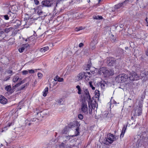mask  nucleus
<instances>
[{"label":"nucleus","instance_id":"1","mask_svg":"<svg viewBox=\"0 0 148 148\" xmlns=\"http://www.w3.org/2000/svg\"><path fill=\"white\" fill-rule=\"evenodd\" d=\"M128 79V76L126 74L124 73L120 74L116 76L115 80L119 83H121L126 81Z\"/></svg>","mask_w":148,"mask_h":148},{"label":"nucleus","instance_id":"2","mask_svg":"<svg viewBox=\"0 0 148 148\" xmlns=\"http://www.w3.org/2000/svg\"><path fill=\"white\" fill-rule=\"evenodd\" d=\"M117 138L116 137L110 133L107 135V137L104 140L106 142L105 144L108 145L109 144H111L114 140H115Z\"/></svg>","mask_w":148,"mask_h":148},{"label":"nucleus","instance_id":"3","mask_svg":"<svg viewBox=\"0 0 148 148\" xmlns=\"http://www.w3.org/2000/svg\"><path fill=\"white\" fill-rule=\"evenodd\" d=\"M142 105L141 104L139 105V106L135 107L133 111L134 116H139L141 115L142 112Z\"/></svg>","mask_w":148,"mask_h":148},{"label":"nucleus","instance_id":"4","mask_svg":"<svg viewBox=\"0 0 148 148\" xmlns=\"http://www.w3.org/2000/svg\"><path fill=\"white\" fill-rule=\"evenodd\" d=\"M88 107L87 103L85 102H83L81 105V111L85 114H88Z\"/></svg>","mask_w":148,"mask_h":148},{"label":"nucleus","instance_id":"5","mask_svg":"<svg viewBox=\"0 0 148 148\" xmlns=\"http://www.w3.org/2000/svg\"><path fill=\"white\" fill-rule=\"evenodd\" d=\"M132 81L136 80L139 79V75L137 74L134 71H132L130 74V76L128 78Z\"/></svg>","mask_w":148,"mask_h":148},{"label":"nucleus","instance_id":"6","mask_svg":"<svg viewBox=\"0 0 148 148\" xmlns=\"http://www.w3.org/2000/svg\"><path fill=\"white\" fill-rule=\"evenodd\" d=\"M53 3V0H45L42 1V5L44 6L49 7L51 6Z\"/></svg>","mask_w":148,"mask_h":148},{"label":"nucleus","instance_id":"7","mask_svg":"<svg viewBox=\"0 0 148 148\" xmlns=\"http://www.w3.org/2000/svg\"><path fill=\"white\" fill-rule=\"evenodd\" d=\"M116 60L112 57H109L107 58V63L109 66H113L115 63Z\"/></svg>","mask_w":148,"mask_h":148},{"label":"nucleus","instance_id":"8","mask_svg":"<svg viewBox=\"0 0 148 148\" xmlns=\"http://www.w3.org/2000/svg\"><path fill=\"white\" fill-rule=\"evenodd\" d=\"M83 90L85 94L86 95V100L88 102H90L92 100L91 99L90 95H89L88 90L87 89L83 88Z\"/></svg>","mask_w":148,"mask_h":148},{"label":"nucleus","instance_id":"9","mask_svg":"<svg viewBox=\"0 0 148 148\" xmlns=\"http://www.w3.org/2000/svg\"><path fill=\"white\" fill-rule=\"evenodd\" d=\"M104 71L105 72L104 75L105 76L107 77L112 75L114 74V72L113 70L110 69L107 70L106 68Z\"/></svg>","mask_w":148,"mask_h":148},{"label":"nucleus","instance_id":"10","mask_svg":"<svg viewBox=\"0 0 148 148\" xmlns=\"http://www.w3.org/2000/svg\"><path fill=\"white\" fill-rule=\"evenodd\" d=\"M7 102V99L2 95L0 96V102L3 104H6Z\"/></svg>","mask_w":148,"mask_h":148},{"label":"nucleus","instance_id":"11","mask_svg":"<svg viewBox=\"0 0 148 148\" xmlns=\"http://www.w3.org/2000/svg\"><path fill=\"white\" fill-rule=\"evenodd\" d=\"M28 45L27 44H24L19 49V51L20 53L23 52L24 50H27Z\"/></svg>","mask_w":148,"mask_h":148},{"label":"nucleus","instance_id":"12","mask_svg":"<svg viewBox=\"0 0 148 148\" xmlns=\"http://www.w3.org/2000/svg\"><path fill=\"white\" fill-rule=\"evenodd\" d=\"M85 75V74L84 73H81L77 75V79L78 80H81L84 77Z\"/></svg>","mask_w":148,"mask_h":148},{"label":"nucleus","instance_id":"13","mask_svg":"<svg viewBox=\"0 0 148 148\" xmlns=\"http://www.w3.org/2000/svg\"><path fill=\"white\" fill-rule=\"evenodd\" d=\"M97 41L96 40H93L90 43L91 46H92L91 49L92 50H94L95 48V45L97 43Z\"/></svg>","mask_w":148,"mask_h":148},{"label":"nucleus","instance_id":"14","mask_svg":"<svg viewBox=\"0 0 148 148\" xmlns=\"http://www.w3.org/2000/svg\"><path fill=\"white\" fill-rule=\"evenodd\" d=\"M106 67H102L100 68L98 71V73L100 75H104V71L106 70Z\"/></svg>","mask_w":148,"mask_h":148},{"label":"nucleus","instance_id":"15","mask_svg":"<svg viewBox=\"0 0 148 148\" xmlns=\"http://www.w3.org/2000/svg\"><path fill=\"white\" fill-rule=\"evenodd\" d=\"M15 6L14 5H12V6L10 5L9 7V12L8 13V14H10V16L12 14H13V13H12L10 11L11 10H12V11H14V8H15Z\"/></svg>","mask_w":148,"mask_h":148},{"label":"nucleus","instance_id":"16","mask_svg":"<svg viewBox=\"0 0 148 148\" xmlns=\"http://www.w3.org/2000/svg\"><path fill=\"white\" fill-rule=\"evenodd\" d=\"M49 145H53V148H59L58 145H56L55 144V142L54 140H53L50 141L49 143Z\"/></svg>","mask_w":148,"mask_h":148},{"label":"nucleus","instance_id":"17","mask_svg":"<svg viewBox=\"0 0 148 148\" xmlns=\"http://www.w3.org/2000/svg\"><path fill=\"white\" fill-rule=\"evenodd\" d=\"M85 78L86 80H89L90 77L92 76V74L90 72H87L85 73Z\"/></svg>","mask_w":148,"mask_h":148},{"label":"nucleus","instance_id":"18","mask_svg":"<svg viewBox=\"0 0 148 148\" xmlns=\"http://www.w3.org/2000/svg\"><path fill=\"white\" fill-rule=\"evenodd\" d=\"M48 88L47 87H46L44 89V90L42 92L43 96L44 97H45L46 96L47 94L48 93Z\"/></svg>","mask_w":148,"mask_h":148},{"label":"nucleus","instance_id":"19","mask_svg":"<svg viewBox=\"0 0 148 148\" xmlns=\"http://www.w3.org/2000/svg\"><path fill=\"white\" fill-rule=\"evenodd\" d=\"M127 126H125L124 125L123 126V127L122 130L121 134L120 135V137H123L124 135V133H125V130L126 129Z\"/></svg>","mask_w":148,"mask_h":148},{"label":"nucleus","instance_id":"20","mask_svg":"<svg viewBox=\"0 0 148 148\" xmlns=\"http://www.w3.org/2000/svg\"><path fill=\"white\" fill-rule=\"evenodd\" d=\"M95 103H92V101L91 102L90 104V106L93 109H95V108H97V104L96 103V101H95Z\"/></svg>","mask_w":148,"mask_h":148},{"label":"nucleus","instance_id":"21","mask_svg":"<svg viewBox=\"0 0 148 148\" xmlns=\"http://www.w3.org/2000/svg\"><path fill=\"white\" fill-rule=\"evenodd\" d=\"M49 49V47H48L47 46L45 47H43L42 48H41L40 50V52H45L46 51H47Z\"/></svg>","mask_w":148,"mask_h":148},{"label":"nucleus","instance_id":"22","mask_svg":"<svg viewBox=\"0 0 148 148\" xmlns=\"http://www.w3.org/2000/svg\"><path fill=\"white\" fill-rule=\"evenodd\" d=\"M21 80V79L19 78V77L17 75H16L14 76L13 78V81L14 82H16L18 80Z\"/></svg>","mask_w":148,"mask_h":148},{"label":"nucleus","instance_id":"23","mask_svg":"<svg viewBox=\"0 0 148 148\" xmlns=\"http://www.w3.org/2000/svg\"><path fill=\"white\" fill-rule=\"evenodd\" d=\"M75 130H76L75 131V135L72 136H72V137L77 136L79 134V127H77V128Z\"/></svg>","mask_w":148,"mask_h":148},{"label":"nucleus","instance_id":"24","mask_svg":"<svg viewBox=\"0 0 148 148\" xmlns=\"http://www.w3.org/2000/svg\"><path fill=\"white\" fill-rule=\"evenodd\" d=\"M100 86L102 88H104L106 85V82L104 81H102L100 83Z\"/></svg>","mask_w":148,"mask_h":148},{"label":"nucleus","instance_id":"25","mask_svg":"<svg viewBox=\"0 0 148 148\" xmlns=\"http://www.w3.org/2000/svg\"><path fill=\"white\" fill-rule=\"evenodd\" d=\"M92 101H90V102H88V109H89V114L90 115H91L92 114V108L90 106V104L91 102H92Z\"/></svg>","mask_w":148,"mask_h":148},{"label":"nucleus","instance_id":"26","mask_svg":"<svg viewBox=\"0 0 148 148\" xmlns=\"http://www.w3.org/2000/svg\"><path fill=\"white\" fill-rule=\"evenodd\" d=\"M25 79H24L23 80L21 81L19 83L16 84L15 86L16 87H18L21 84L24 83L25 82Z\"/></svg>","mask_w":148,"mask_h":148},{"label":"nucleus","instance_id":"27","mask_svg":"<svg viewBox=\"0 0 148 148\" xmlns=\"http://www.w3.org/2000/svg\"><path fill=\"white\" fill-rule=\"evenodd\" d=\"M13 28L12 27H10L8 28H6L5 29L4 32L6 33H8L10 32L11 30H12Z\"/></svg>","mask_w":148,"mask_h":148},{"label":"nucleus","instance_id":"28","mask_svg":"<svg viewBox=\"0 0 148 148\" xmlns=\"http://www.w3.org/2000/svg\"><path fill=\"white\" fill-rule=\"evenodd\" d=\"M76 88H77L78 90V93L79 95L81 94V92L82 90L80 87V86L79 85H77L76 86Z\"/></svg>","mask_w":148,"mask_h":148},{"label":"nucleus","instance_id":"29","mask_svg":"<svg viewBox=\"0 0 148 148\" xmlns=\"http://www.w3.org/2000/svg\"><path fill=\"white\" fill-rule=\"evenodd\" d=\"M11 124H12L11 123H8V125H7V126L6 127H4L3 128L2 132H3V131L7 130V127H10V125H11Z\"/></svg>","mask_w":148,"mask_h":148},{"label":"nucleus","instance_id":"30","mask_svg":"<svg viewBox=\"0 0 148 148\" xmlns=\"http://www.w3.org/2000/svg\"><path fill=\"white\" fill-rule=\"evenodd\" d=\"M93 18L96 19H102V16H94Z\"/></svg>","mask_w":148,"mask_h":148},{"label":"nucleus","instance_id":"31","mask_svg":"<svg viewBox=\"0 0 148 148\" xmlns=\"http://www.w3.org/2000/svg\"><path fill=\"white\" fill-rule=\"evenodd\" d=\"M5 89L8 91H10L11 89V86L10 85H9L7 86H6L5 87Z\"/></svg>","mask_w":148,"mask_h":148},{"label":"nucleus","instance_id":"32","mask_svg":"<svg viewBox=\"0 0 148 148\" xmlns=\"http://www.w3.org/2000/svg\"><path fill=\"white\" fill-rule=\"evenodd\" d=\"M92 83V82L90 81L89 82V84L90 85V87L92 88V89L93 90H95V88L93 86Z\"/></svg>","mask_w":148,"mask_h":148},{"label":"nucleus","instance_id":"33","mask_svg":"<svg viewBox=\"0 0 148 148\" xmlns=\"http://www.w3.org/2000/svg\"><path fill=\"white\" fill-rule=\"evenodd\" d=\"M72 136H65L66 139L65 140V142L66 143L68 140H69L71 139V137Z\"/></svg>","mask_w":148,"mask_h":148},{"label":"nucleus","instance_id":"34","mask_svg":"<svg viewBox=\"0 0 148 148\" xmlns=\"http://www.w3.org/2000/svg\"><path fill=\"white\" fill-rule=\"evenodd\" d=\"M110 38L111 39H112V41L113 42H114L116 39V38L115 37H114L113 35L112 34L110 36Z\"/></svg>","mask_w":148,"mask_h":148},{"label":"nucleus","instance_id":"35","mask_svg":"<svg viewBox=\"0 0 148 148\" xmlns=\"http://www.w3.org/2000/svg\"><path fill=\"white\" fill-rule=\"evenodd\" d=\"M59 148H65V145L64 143H62L60 145H58Z\"/></svg>","mask_w":148,"mask_h":148},{"label":"nucleus","instance_id":"36","mask_svg":"<svg viewBox=\"0 0 148 148\" xmlns=\"http://www.w3.org/2000/svg\"><path fill=\"white\" fill-rule=\"evenodd\" d=\"M43 6L40 5L38 7L37 9V10L38 11L39 10H42V9L43 8Z\"/></svg>","mask_w":148,"mask_h":148},{"label":"nucleus","instance_id":"37","mask_svg":"<svg viewBox=\"0 0 148 148\" xmlns=\"http://www.w3.org/2000/svg\"><path fill=\"white\" fill-rule=\"evenodd\" d=\"M29 84L28 83H27L23 85L21 87L20 90L23 89V88L26 86H28Z\"/></svg>","mask_w":148,"mask_h":148},{"label":"nucleus","instance_id":"38","mask_svg":"<svg viewBox=\"0 0 148 148\" xmlns=\"http://www.w3.org/2000/svg\"><path fill=\"white\" fill-rule=\"evenodd\" d=\"M37 75L39 79H41L43 76L42 74L40 73H38Z\"/></svg>","mask_w":148,"mask_h":148},{"label":"nucleus","instance_id":"39","mask_svg":"<svg viewBox=\"0 0 148 148\" xmlns=\"http://www.w3.org/2000/svg\"><path fill=\"white\" fill-rule=\"evenodd\" d=\"M63 100L62 99H60L58 101V103L60 104H63Z\"/></svg>","mask_w":148,"mask_h":148},{"label":"nucleus","instance_id":"40","mask_svg":"<svg viewBox=\"0 0 148 148\" xmlns=\"http://www.w3.org/2000/svg\"><path fill=\"white\" fill-rule=\"evenodd\" d=\"M78 117L80 120H82L83 118V115L80 114L78 115Z\"/></svg>","mask_w":148,"mask_h":148},{"label":"nucleus","instance_id":"41","mask_svg":"<svg viewBox=\"0 0 148 148\" xmlns=\"http://www.w3.org/2000/svg\"><path fill=\"white\" fill-rule=\"evenodd\" d=\"M37 13L39 15H41L43 13V12L42 11V10H39L37 11Z\"/></svg>","mask_w":148,"mask_h":148},{"label":"nucleus","instance_id":"42","mask_svg":"<svg viewBox=\"0 0 148 148\" xmlns=\"http://www.w3.org/2000/svg\"><path fill=\"white\" fill-rule=\"evenodd\" d=\"M28 71H26V70H25L23 71L22 72V73L23 75H26L28 74Z\"/></svg>","mask_w":148,"mask_h":148},{"label":"nucleus","instance_id":"43","mask_svg":"<svg viewBox=\"0 0 148 148\" xmlns=\"http://www.w3.org/2000/svg\"><path fill=\"white\" fill-rule=\"evenodd\" d=\"M64 80V79L63 78H60L59 77H58V81L59 82H62Z\"/></svg>","mask_w":148,"mask_h":148},{"label":"nucleus","instance_id":"44","mask_svg":"<svg viewBox=\"0 0 148 148\" xmlns=\"http://www.w3.org/2000/svg\"><path fill=\"white\" fill-rule=\"evenodd\" d=\"M28 71L30 73H33L35 72L34 70L33 69L29 70Z\"/></svg>","mask_w":148,"mask_h":148},{"label":"nucleus","instance_id":"45","mask_svg":"<svg viewBox=\"0 0 148 148\" xmlns=\"http://www.w3.org/2000/svg\"><path fill=\"white\" fill-rule=\"evenodd\" d=\"M16 23L18 24V25H21V22L19 20H17L16 21Z\"/></svg>","mask_w":148,"mask_h":148},{"label":"nucleus","instance_id":"46","mask_svg":"<svg viewBox=\"0 0 148 148\" xmlns=\"http://www.w3.org/2000/svg\"><path fill=\"white\" fill-rule=\"evenodd\" d=\"M4 34V32L3 31H0V37L2 36Z\"/></svg>","mask_w":148,"mask_h":148},{"label":"nucleus","instance_id":"47","mask_svg":"<svg viewBox=\"0 0 148 148\" xmlns=\"http://www.w3.org/2000/svg\"><path fill=\"white\" fill-rule=\"evenodd\" d=\"M5 19L6 20H8L9 19V18L7 15H5L4 16Z\"/></svg>","mask_w":148,"mask_h":148},{"label":"nucleus","instance_id":"48","mask_svg":"<svg viewBox=\"0 0 148 148\" xmlns=\"http://www.w3.org/2000/svg\"><path fill=\"white\" fill-rule=\"evenodd\" d=\"M34 2L35 4L36 5H38L39 3L38 0H34Z\"/></svg>","mask_w":148,"mask_h":148},{"label":"nucleus","instance_id":"49","mask_svg":"<svg viewBox=\"0 0 148 148\" xmlns=\"http://www.w3.org/2000/svg\"><path fill=\"white\" fill-rule=\"evenodd\" d=\"M10 77H7V78H5L4 79V81H7L8 79H9Z\"/></svg>","mask_w":148,"mask_h":148},{"label":"nucleus","instance_id":"50","mask_svg":"<svg viewBox=\"0 0 148 148\" xmlns=\"http://www.w3.org/2000/svg\"><path fill=\"white\" fill-rule=\"evenodd\" d=\"M12 71L11 70H9L7 71V73L8 74H11L12 73Z\"/></svg>","mask_w":148,"mask_h":148},{"label":"nucleus","instance_id":"51","mask_svg":"<svg viewBox=\"0 0 148 148\" xmlns=\"http://www.w3.org/2000/svg\"><path fill=\"white\" fill-rule=\"evenodd\" d=\"M100 94L99 93H97V94H95V97L96 98H98L99 97V96Z\"/></svg>","mask_w":148,"mask_h":148},{"label":"nucleus","instance_id":"52","mask_svg":"<svg viewBox=\"0 0 148 148\" xmlns=\"http://www.w3.org/2000/svg\"><path fill=\"white\" fill-rule=\"evenodd\" d=\"M95 94H97V93H99V91L98 90H96L95 91Z\"/></svg>","mask_w":148,"mask_h":148},{"label":"nucleus","instance_id":"53","mask_svg":"<svg viewBox=\"0 0 148 148\" xmlns=\"http://www.w3.org/2000/svg\"><path fill=\"white\" fill-rule=\"evenodd\" d=\"M83 45L84 44L82 43H81L79 44V47H81L83 46Z\"/></svg>","mask_w":148,"mask_h":148},{"label":"nucleus","instance_id":"54","mask_svg":"<svg viewBox=\"0 0 148 148\" xmlns=\"http://www.w3.org/2000/svg\"><path fill=\"white\" fill-rule=\"evenodd\" d=\"M108 113L107 112H105V114H104V117H106L108 115Z\"/></svg>","mask_w":148,"mask_h":148},{"label":"nucleus","instance_id":"55","mask_svg":"<svg viewBox=\"0 0 148 148\" xmlns=\"http://www.w3.org/2000/svg\"><path fill=\"white\" fill-rule=\"evenodd\" d=\"M58 77H59L58 76H57L54 79V80L55 81L58 80Z\"/></svg>","mask_w":148,"mask_h":148},{"label":"nucleus","instance_id":"56","mask_svg":"<svg viewBox=\"0 0 148 148\" xmlns=\"http://www.w3.org/2000/svg\"><path fill=\"white\" fill-rule=\"evenodd\" d=\"M4 146L2 144L0 145V148H4Z\"/></svg>","mask_w":148,"mask_h":148},{"label":"nucleus","instance_id":"57","mask_svg":"<svg viewBox=\"0 0 148 148\" xmlns=\"http://www.w3.org/2000/svg\"><path fill=\"white\" fill-rule=\"evenodd\" d=\"M81 29H81L78 28H76L75 29V30L77 31H78Z\"/></svg>","mask_w":148,"mask_h":148},{"label":"nucleus","instance_id":"58","mask_svg":"<svg viewBox=\"0 0 148 148\" xmlns=\"http://www.w3.org/2000/svg\"><path fill=\"white\" fill-rule=\"evenodd\" d=\"M128 124H129L130 125H132L133 124V123H130L129 121H128Z\"/></svg>","mask_w":148,"mask_h":148},{"label":"nucleus","instance_id":"59","mask_svg":"<svg viewBox=\"0 0 148 148\" xmlns=\"http://www.w3.org/2000/svg\"><path fill=\"white\" fill-rule=\"evenodd\" d=\"M146 54L147 56H148V48L146 52Z\"/></svg>","mask_w":148,"mask_h":148},{"label":"nucleus","instance_id":"60","mask_svg":"<svg viewBox=\"0 0 148 148\" xmlns=\"http://www.w3.org/2000/svg\"><path fill=\"white\" fill-rule=\"evenodd\" d=\"M147 18H146V19H145V20L146 21V22L148 24V22L147 21Z\"/></svg>","mask_w":148,"mask_h":148},{"label":"nucleus","instance_id":"61","mask_svg":"<svg viewBox=\"0 0 148 148\" xmlns=\"http://www.w3.org/2000/svg\"><path fill=\"white\" fill-rule=\"evenodd\" d=\"M131 119L133 121L134 120V118L133 116H132L131 117Z\"/></svg>","mask_w":148,"mask_h":148},{"label":"nucleus","instance_id":"62","mask_svg":"<svg viewBox=\"0 0 148 148\" xmlns=\"http://www.w3.org/2000/svg\"><path fill=\"white\" fill-rule=\"evenodd\" d=\"M125 49H128V47H125Z\"/></svg>","mask_w":148,"mask_h":148},{"label":"nucleus","instance_id":"63","mask_svg":"<svg viewBox=\"0 0 148 148\" xmlns=\"http://www.w3.org/2000/svg\"><path fill=\"white\" fill-rule=\"evenodd\" d=\"M31 123H29L28 124V125H31Z\"/></svg>","mask_w":148,"mask_h":148},{"label":"nucleus","instance_id":"64","mask_svg":"<svg viewBox=\"0 0 148 148\" xmlns=\"http://www.w3.org/2000/svg\"><path fill=\"white\" fill-rule=\"evenodd\" d=\"M72 147V146L71 145H70L69 146V147Z\"/></svg>","mask_w":148,"mask_h":148}]
</instances>
